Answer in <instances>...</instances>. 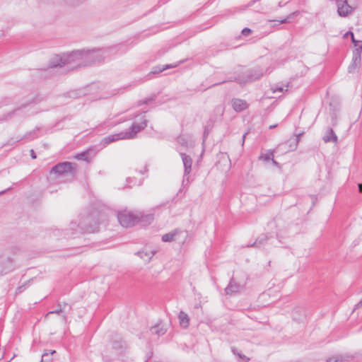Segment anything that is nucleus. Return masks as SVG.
I'll return each instance as SVG.
<instances>
[{"mask_svg": "<svg viewBox=\"0 0 362 362\" xmlns=\"http://www.w3.org/2000/svg\"><path fill=\"white\" fill-rule=\"evenodd\" d=\"M139 214L136 212L124 210L117 214V219L122 226L130 228L139 222Z\"/></svg>", "mask_w": 362, "mask_h": 362, "instance_id": "obj_5", "label": "nucleus"}, {"mask_svg": "<svg viewBox=\"0 0 362 362\" xmlns=\"http://www.w3.org/2000/svg\"><path fill=\"white\" fill-rule=\"evenodd\" d=\"M361 55H359V52L356 51L354 54H353L352 62L348 67V71L349 73H353L355 71L358 65L361 63Z\"/></svg>", "mask_w": 362, "mask_h": 362, "instance_id": "obj_16", "label": "nucleus"}, {"mask_svg": "<svg viewBox=\"0 0 362 362\" xmlns=\"http://www.w3.org/2000/svg\"><path fill=\"white\" fill-rule=\"evenodd\" d=\"M16 269L14 261L10 256L0 255V275H5Z\"/></svg>", "mask_w": 362, "mask_h": 362, "instance_id": "obj_6", "label": "nucleus"}, {"mask_svg": "<svg viewBox=\"0 0 362 362\" xmlns=\"http://www.w3.org/2000/svg\"><path fill=\"white\" fill-rule=\"evenodd\" d=\"M181 231L178 229H175L173 231L165 233L162 236V240L163 242H171L175 240V236L180 233Z\"/></svg>", "mask_w": 362, "mask_h": 362, "instance_id": "obj_24", "label": "nucleus"}, {"mask_svg": "<svg viewBox=\"0 0 362 362\" xmlns=\"http://www.w3.org/2000/svg\"><path fill=\"white\" fill-rule=\"evenodd\" d=\"M98 212L93 211L80 218L78 228L81 233H95L98 231L99 226Z\"/></svg>", "mask_w": 362, "mask_h": 362, "instance_id": "obj_3", "label": "nucleus"}, {"mask_svg": "<svg viewBox=\"0 0 362 362\" xmlns=\"http://www.w3.org/2000/svg\"><path fill=\"white\" fill-rule=\"evenodd\" d=\"M76 163L71 162L59 163L51 168L50 173L55 174L57 178L69 176L73 177L76 172Z\"/></svg>", "mask_w": 362, "mask_h": 362, "instance_id": "obj_4", "label": "nucleus"}, {"mask_svg": "<svg viewBox=\"0 0 362 362\" xmlns=\"http://www.w3.org/2000/svg\"><path fill=\"white\" fill-rule=\"evenodd\" d=\"M358 187L359 192H362V184H358Z\"/></svg>", "mask_w": 362, "mask_h": 362, "instance_id": "obj_50", "label": "nucleus"}, {"mask_svg": "<svg viewBox=\"0 0 362 362\" xmlns=\"http://www.w3.org/2000/svg\"><path fill=\"white\" fill-rule=\"evenodd\" d=\"M179 144L185 148L188 147V141L184 136H180L177 138Z\"/></svg>", "mask_w": 362, "mask_h": 362, "instance_id": "obj_33", "label": "nucleus"}, {"mask_svg": "<svg viewBox=\"0 0 362 362\" xmlns=\"http://www.w3.org/2000/svg\"><path fill=\"white\" fill-rule=\"evenodd\" d=\"M56 351L54 350L53 351H47L42 355V359L40 362H51L52 358L51 356L54 354H55Z\"/></svg>", "mask_w": 362, "mask_h": 362, "instance_id": "obj_31", "label": "nucleus"}, {"mask_svg": "<svg viewBox=\"0 0 362 362\" xmlns=\"http://www.w3.org/2000/svg\"><path fill=\"white\" fill-rule=\"evenodd\" d=\"M274 150H267L266 153H262L259 156V160H262L264 162H269L272 160L274 158Z\"/></svg>", "mask_w": 362, "mask_h": 362, "instance_id": "obj_23", "label": "nucleus"}, {"mask_svg": "<svg viewBox=\"0 0 362 362\" xmlns=\"http://www.w3.org/2000/svg\"><path fill=\"white\" fill-rule=\"evenodd\" d=\"M62 233H63V231H61L60 230H55L54 231V235L57 236H61Z\"/></svg>", "mask_w": 362, "mask_h": 362, "instance_id": "obj_45", "label": "nucleus"}, {"mask_svg": "<svg viewBox=\"0 0 362 362\" xmlns=\"http://www.w3.org/2000/svg\"><path fill=\"white\" fill-rule=\"evenodd\" d=\"M247 134V132L245 133L243 135V138H242V146L244 145V143H245V137H246V135Z\"/></svg>", "mask_w": 362, "mask_h": 362, "instance_id": "obj_47", "label": "nucleus"}, {"mask_svg": "<svg viewBox=\"0 0 362 362\" xmlns=\"http://www.w3.org/2000/svg\"><path fill=\"white\" fill-rule=\"evenodd\" d=\"M126 347V343L122 339H115L112 341V349L117 352H122Z\"/></svg>", "mask_w": 362, "mask_h": 362, "instance_id": "obj_19", "label": "nucleus"}, {"mask_svg": "<svg viewBox=\"0 0 362 362\" xmlns=\"http://www.w3.org/2000/svg\"><path fill=\"white\" fill-rule=\"evenodd\" d=\"M348 34H351V42H355V41H356V40L354 38V33H353L351 31H349V32H347V33L344 35V36H345V37L348 36Z\"/></svg>", "mask_w": 362, "mask_h": 362, "instance_id": "obj_40", "label": "nucleus"}, {"mask_svg": "<svg viewBox=\"0 0 362 362\" xmlns=\"http://www.w3.org/2000/svg\"><path fill=\"white\" fill-rule=\"evenodd\" d=\"M298 13H299V11H294V12L290 13L288 16H286V18H285L282 20H280V21H277V22L279 23L278 25H279L281 23H288L291 22V21L294 18V17L296 16ZM273 21L276 22V20H274Z\"/></svg>", "mask_w": 362, "mask_h": 362, "instance_id": "obj_30", "label": "nucleus"}, {"mask_svg": "<svg viewBox=\"0 0 362 362\" xmlns=\"http://www.w3.org/2000/svg\"><path fill=\"white\" fill-rule=\"evenodd\" d=\"M11 187H8V189H5V190H3V191L0 192V195H1V194H5L6 192H8V191H9V190H11Z\"/></svg>", "mask_w": 362, "mask_h": 362, "instance_id": "obj_48", "label": "nucleus"}, {"mask_svg": "<svg viewBox=\"0 0 362 362\" xmlns=\"http://www.w3.org/2000/svg\"><path fill=\"white\" fill-rule=\"evenodd\" d=\"M302 134H299L298 135L296 136V137L295 139H293L292 141V144H290V147L291 148V150H295L298 146V144L299 142V139H300V136H301Z\"/></svg>", "mask_w": 362, "mask_h": 362, "instance_id": "obj_34", "label": "nucleus"}, {"mask_svg": "<svg viewBox=\"0 0 362 362\" xmlns=\"http://www.w3.org/2000/svg\"><path fill=\"white\" fill-rule=\"evenodd\" d=\"M151 331L152 333L158 335V336H162L165 334L166 329L164 328L163 326H160V325H155L151 328Z\"/></svg>", "mask_w": 362, "mask_h": 362, "instance_id": "obj_29", "label": "nucleus"}, {"mask_svg": "<svg viewBox=\"0 0 362 362\" xmlns=\"http://www.w3.org/2000/svg\"><path fill=\"white\" fill-rule=\"evenodd\" d=\"M121 139H128L126 132H121L117 134L108 135L107 136L103 139L102 142L104 144H109L112 142L117 141Z\"/></svg>", "mask_w": 362, "mask_h": 362, "instance_id": "obj_13", "label": "nucleus"}, {"mask_svg": "<svg viewBox=\"0 0 362 362\" xmlns=\"http://www.w3.org/2000/svg\"><path fill=\"white\" fill-rule=\"evenodd\" d=\"M269 239V238L267 234H261L256 238L254 243L247 245L246 247L261 248L263 245H265Z\"/></svg>", "mask_w": 362, "mask_h": 362, "instance_id": "obj_14", "label": "nucleus"}, {"mask_svg": "<svg viewBox=\"0 0 362 362\" xmlns=\"http://www.w3.org/2000/svg\"><path fill=\"white\" fill-rule=\"evenodd\" d=\"M243 288V285L238 284L233 278H231L227 287L225 288L226 295H233Z\"/></svg>", "mask_w": 362, "mask_h": 362, "instance_id": "obj_12", "label": "nucleus"}, {"mask_svg": "<svg viewBox=\"0 0 362 362\" xmlns=\"http://www.w3.org/2000/svg\"><path fill=\"white\" fill-rule=\"evenodd\" d=\"M276 127H277V124L270 125V126H269V129H274V128H275Z\"/></svg>", "mask_w": 362, "mask_h": 362, "instance_id": "obj_51", "label": "nucleus"}, {"mask_svg": "<svg viewBox=\"0 0 362 362\" xmlns=\"http://www.w3.org/2000/svg\"><path fill=\"white\" fill-rule=\"evenodd\" d=\"M252 33V30L248 28H245L242 30L241 33L243 35L247 36Z\"/></svg>", "mask_w": 362, "mask_h": 362, "instance_id": "obj_38", "label": "nucleus"}, {"mask_svg": "<svg viewBox=\"0 0 362 362\" xmlns=\"http://www.w3.org/2000/svg\"><path fill=\"white\" fill-rule=\"evenodd\" d=\"M232 353L238 357V361L241 362H249L250 358L243 354L240 351H239L235 347H231Z\"/></svg>", "mask_w": 362, "mask_h": 362, "instance_id": "obj_25", "label": "nucleus"}, {"mask_svg": "<svg viewBox=\"0 0 362 362\" xmlns=\"http://www.w3.org/2000/svg\"><path fill=\"white\" fill-rule=\"evenodd\" d=\"M139 257L142 259H144V262H148L152 257L154 255V252L149 250V251H139L136 253Z\"/></svg>", "mask_w": 362, "mask_h": 362, "instance_id": "obj_22", "label": "nucleus"}, {"mask_svg": "<svg viewBox=\"0 0 362 362\" xmlns=\"http://www.w3.org/2000/svg\"><path fill=\"white\" fill-rule=\"evenodd\" d=\"M63 318H64V320H66V315H64Z\"/></svg>", "mask_w": 362, "mask_h": 362, "instance_id": "obj_53", "label": "nucleus"}, {"mask_svg": "<svg viewBox=\"0 0 362 362\" xmlns=\"http://www.w3.org/2000/svg\"><path fill=\"white\" fill-rule=\"evenodd\" d=\"M180 326L187 328L189 325V318L185 312L180 311L178 315Z\"/></svg>", "mask_w": 362, "mask_h": 362, "instance_id": "obj_21", "label": "nucleus"}, {"mask_svg": "<svg viewBox=\"0 0 362 362\" xmlns=\"http://www.w3.org/2000/svg\"><path fill=\"white\" fill-rule=\"evenodd\" d=\"M272 90L274 93H276V92H283L284 91V88L282 86H279L278 85H276L274 87H272Z\"/></svg>", "mask_w": 362, "mask_h": 362, "instance_id": "obj_39", "label": "nucleus"}, {"mask_svg": "<svg viewBox=\"0 0 362 362\" xmlns=\"http://www.w3.org/2000/svg\"><path fill=\"white\" fill-rule=\"evenodd\" d=\"M323 141L325 143L329 142H337V136L334 132L332 128H328L322 138Z\"/></svg>", "mask_w": 362, "mask_h": 362, "instance_id": "obj_18", "label": "nucleus"}, {"mask_svg": "<svg viewBox=\"0 0 362 362\" xmlns=\"http://www.w3.org/2000/svg\"><path fill=\"white\" fill-rule=\"evenodd\" d=\"M264 75L263 70L259 67H255L243 73L245 83L259 79Z\"/></svg>", "mask_w": 362, "mask_h": 362, "instance_id": "obj_9", "label": "nucleus"}, {"mask_svg": "<svg viewBox=\"0 0 362 362\" xmlns=\"http://www.w3.org/2000/svg\"><path fill=\"white\" fill-rule=\"evenodd\" d=\"M361 305H362V300H361L360 302H358V303L356 305V308H355V309L358 308Z\"/></svg>", "mask_w": 362, "mask_h": 362, "instance_id": "obj_49", "label": "nucleus"}, {"mask_svg": "<svg viewBox=\"0 0 362 362\" xmlns=\"http://www.w3.org/2000/svg\"><path fill=\"white\" fill-rule=\"evenodd\" d=\"M58 308L53 310V311H50L47 313V315H50V314H59L61 313H62L66 307H69V310L71 309V306L68 305L65 302H63V303H58Z\"/></svg>", "mask_w": 362, "mask_h": 362, "instance_id": "obj_26", "label": "nucleus"}, {"mask_svg": "<svg viewBox=\"0 0 362 362\" xmlns=\"http://www.w3.org/2000/svg\"><path fill=\"white\" fill-rule=\"evenodd\" d=\"M30 281H28V282H25L24 284H23L22 286H20L17 288L16 289V293H21L23 292L27 287L28 283Z\"/></svg>", "mask_w": 362, "mask_h": 362, "instance_id": "obj_37", "label": "nucleus"}, {"mask_svg": "<svg viewBox=\"0 0 362 362\" xmlns=\"http://www.w3.org/2000/svg\"><path fill=\"white\" fill-rule=\"evenodd\" d=\"M232 106L235 111L242 112L247 108L248 105L244 100L235 98L232 100Z\"/></svg>", "mask_w": 362, "mask_h": 362, "instance_id": "obj_15", "label": "nucleus"}, {"mask_svg": "<svg viewBox=\"0 0 362 362\" xmlns=\"http://www.w3.org/2000/svg\"><path fill=\"white\" fill-rule=\"evenodd\" d=\"M339 356L332 357L327 359V362H338Z\"/></svg>", "mask_w": 362, "mask_h": 362, "instance_id": "obj_41", "label": "nucleus"}, {"mask_svg": "<svg viewBox=\"0 0 362 362\" xmlns=\"http://www.w3.org/2000/svg\"><path fill=\"white\" fill-rule=\"evenodd\" d=\"M147 126V119L144 117L141 118L139 122H134L129 128V131H125L127 133V139H133L135 137L136 134L140 131L144 129Z\"/></svg>", "mask_w": 362, "mask_h": 362, "instance_id": "obj_7", "label": "nucleus"}, {"mask_svg": "<svg viewBox=\"0 0 362 362\" xmlns=\"http://www.w3.org/2000/svg\"><path fill=\"white\" fill-rule=\"evenodd\" d=\"M243 81H244V78H243V76L242 74L238 75L236 77H230L228 80H224L223 81L216 83L213 84L212 86L224 83L226 81H237L238 83L245 84V82Z\"/></svg>", "mask_w": 362, "mask_h": 362, "instance_id": "obj_28", "label": "nucleus"}, {"mask_svg": "<svg viewBox=\"0 0 362 362\" xmlns=\"http://www.w3.org/2000/svg\"><path fill=\"white\" fill-rule=\"evenodd\" d=\"M87 155H88V153L86 151H83L81 153H78L75 158L78 160H87Z\"/></svg>", "mask_w": 362, "mask_h": 362, "instance_id": "obj_36", "label": "nucleus"}, {"mask_svg": "<svg viewBox=\"0 0 362 362\" xmlns=\"http://www.w3.org/2000/svg\"><path fill=\"white\" fill-rule=\"evenodd\" d=\"M271 161L272 162V164H273L274 165H275L276 167H277V168H281L280 164H279L277 161H276V160L274 159V158H272V160Z\"/></svg>", "mask_w": 362, "mask_h": 362, "instance_id": "obj_44", "label": "nucleus"}, {"mask_svg": "<svg viewBox=\"0 0 362 362\" xmlns=\"http://www.w3.org/2000/svg\"><path fill=\"white\" fill-rule=\"evenodd\" d=\"M147 126V119L144 117L141 118L139 122H134L129 128V131H125L127 133V139H133L135 137L136 134L140 131L144 129Z\"/></svg>", "mask_w": 362, "mask_h": 362, "instance_id": "obj_8", "label": "nucleus"}, {"mask_svg": "<svg viewBox=\"0 0 362 362\" xmlns=\"http://www.w3.org/2000/svg\"><path fill=\"white\" fill-rule=\"evenodd\" d=\"M153 100V98H148V99L144 100L139 102V105L148 104L150 101H152Z\"/></svg>", "mask_w": 362, "mask_h": 362, "instance_id": "obj_42", "label": "nucleus"}, {"mask_svg": "<svg viewBox=\"0 0 362 362\" xmlns=\"http://www.w3.org/2000/svg\"><path fill=\"white\" fill-rule=\"evenodd\" d=\"M120 48V45H115L91 50L78 49L69 54L57 55L50 60L48 69H40L38 71L47 72L49 69L57 67L64 68L66 71H69L79 67L101 63L105 59L118 53Z\"/></svg>", "mask_w": 362, "mask_h": 362, "instance_id": "obj_1", "label": "nucleus"}, {"mask_svg": "<svg viewBox=\"0 0 362 362\" xmlns=\"http://www.w3.org/2000/svg\"><path fill=\"white\" fill-rule=\"evenodd\" d=\"M215 110L220 113L221 115H223V110L221 106L216 107Z\"/></svg>", "mask_w": 362, "mask_h": 362, "instance_id": "obj_43", "label": "nucleus"}, {"mask_svg": "<svg viewBox=\"0 0 362 362\" xmlns=\"http://www.w3.org/2000/svg\"><path fill=\"white\" fill-rule=\"evenodd\" d=\"M30 156L32 157L33 159H35L36 158V155L34 152V151L33 149L30 150Z\"/></svg>", "mask_w": 362, "mask_h": 362, "instance_id": "obj_46", "label": "nucleus"}, {"mask_svg": "<svg viewBox=\"0 0 362 362\" xmlns=\"http://www.w3.org/2000/svg\"><path fill=\"white\" fill-rule=\"evenodd\" d=\"M180 155L182 158L183 165H184V176H183V182L186 179L188 180L189 175L192 170V159L191 157L185 153L180 152Z\"/></svg>", "mask_w": 362, "mask_h": 362, "instance_id": "obj_10", "label": "nucleus"}, {"mask_svg": "<svg viewBox=\"0 0 362 362\" xmlns=\"http://www.w3.org/2000/svg\"><path fill=\"white\" fill-rule=\"evenodd\" d=\"M40 100H39L37 97H31L27 99L24 103H21L19 106L16 107L12 111L2 115L0 117V122H8L15 117L24 119L31 115L32 114H33V112L30 113H28V110L24 111V110L31 104H36L40 103Z\"/></svg>", "mask_w": 362, "mask_h": 362, "instance_id": "obj_2", "label": "nucleus"}, {"mask_svg": "<svg viewBox=\"0 0 362 362\" xmlns=\"http://www.w3.org/2000/svg\"><path fill=\"white\" fill-rule=\"evenodd\" d=\"M137 214H139V222L141 223L144 226L150 224L154 219L153 214H143L141 212H138Z\"/></svg>", "mask_w": 362, "mask_h": 362, "instance_id": "obj_20", "label": "nucleus"}, {"mask_svg": "<svg viewBox=\"0 0 362 362\" xmlns=\"http://www.w3.org/2000/svg\"><path fill=\"white\" fill-rule=\"evenodd\" d=\"M176 66H177V64H175V65L167 64L165 66H155L153 68V70L149 73V75L150 74H157L161 73L164 70H166L168 69L173 68V67H176Z\"/></svg>", "mask_w": 362, "mask_h": 362, "instance_id": "obj_27", "label": "nucleus"}, {"mask_svg": "<svg viewBox=\"0 0 362 362\" xmlns=\"http://www.w3.org/2000/svg\"><path fill=\"white\" fill-rule=\"evenodd\" d=\"M37 130H38V129H34L33 131L27 132L23 136L17 137L16 139L11 138L9 140H8L7 143L6 144H4V146L13 145L16 143H17V142H18V141H21L23 139H28L29 137H30L33 135H34Z\"/></svg>", "mask_w": 362, "mask_h": 362, "instance_id": "obj_17", "label": "nucleus"}, {"mask_svg": "<svg viewBox=\"0 0 362 362\" xmlns=\"http://www.w3.org/2000/svg\"><path fill=\"white\" fill-rule=\"evenodd\" d=\"M68 3L72 6H77L83 4L86 0H67Z\"/></svg>", "mask_w": 362, "mask_h": 362, "instance_id": "obj_35", "label": "nucleus"}, {"mask_svg": "<svg viewBox=\"0 0 362 362\" xmlns=\"http://www.w3.org/2000/svg\"><path fill=\"white\" fill-rule=\"evenodd\" d=\"M127 182L128 183H131V182H132V178H130V177L127 178Z\"/></svg>", "mask_w": 362, "mask_h": 362, "instance_id": "obj_52", "label": "nucleus"}, {"mask_svg": "<svg viewBox=\"0 0 362 362\" xmlns=\"http://www.w3.org/2000/svg\"><path fill=\"white\" fill-rule=\"evenodd\" d=\"M337 13L339 16L345 17L351 13L352 8L346 0H337Z\"/></svg>", "mask_w": 362, "mask_h": 362, "instance_id": "obj_11", "label": "nucleus"}, {"mask_svg": "<svg viewBox=\"0 0 362 362\" xmlns=\"http://www.w3.org/2000/svg\"><path fill=\"white\" fill-rule=\"evenodd\" d=\"M354 45L355 49L353 50V54L356 53V51L359 52V55H361L362 52V41L356 40L355 42H353Z\"/></svg>", "mask_w": 362, "mask_h": 362, "instance_id": "obj_32", "label": "nucleus"}]
</instances>
